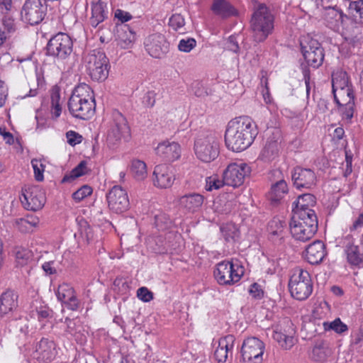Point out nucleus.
Here are the masks:
<instances>
[{"label":"nucleus","instance_id":"f257e3e1","mask_svg":"<svg viewBox=\"0 0 363 363\" xmlns=\"http://www.w3.org/2000/svg\"><path fill=\"white\" fill-rule=\"evenodd\" d=\"M257 133V125L250 118H235L228 123L225 133V145L233 152H242L252 144Z\"/></svg>","mask_w":363,"mask_h":363},{"label":"nucleus","instance_id":"f03ea898","mask_svg":"<svg viewBox=\"0 0 363 363\" xmlns=\"http://www.w3.org/2000/svg\"><path fill=\"white\" fill-rule=\"evenodd\" d=\"M95 108V99L91 88L86 84L77 86L68 101L69 113L75 118L88 120L94 115Z\"/></svg>","mask_w":363,"mask_h":363},{"label":"nucleus","instance_id":"7ed1b4c3","mask_svg":"<svg viewBox=\"0 0 363 363\" xmlns=\"http://www.w3.org/2000/svg\"><path fill=\"white\" fill-rule=\"evenodd\" d=\"M332 86L335 100L340 106L343 118L350 120L353 117L354 102L346 72L337 70L333 72Z\"/></svg>","mask_w":363,"mask_h":363},{"label":"nucleus","instance_id":"20e7f679","mask_svg":"<svg viewBox=\"0 0 363 363\" xmlns=\"http://www.w3.org/2000/svg\"><path fill=\"white\" fill-rule=\"evenodd\" d=\"M274 28V16L266 5L259 4L254 10L250 21V30L255 41L262 42Z\"/></svg>","mask_w":363,"mask_h":363},{"label":"nucleus","instance_id":"39448f33","mask_svg":"<svg viewBox=\"0 0 363 363\" xmlns=\"http://www.w3.org/2000/svg\"><path fill=\"white\" fill-rule=\"evenodd\" d=\"M292 237L301 242L311 240L318 230L317 216L308 217L305 213H299L293 216L289 224Z\"/></svg>","mask_w":363,"mask_h":363},{"label":"nucleus","instance_id":"423d86ee","mask_svg":"<svg viewBox=\"0 0 363 363\" xmlns=\"http://www.w3.org/2000/svg\"><path fill=\"white\" fill-rule=\"evenodd\" d=\"M86 72L90 77L97 82L104 81L108 76L109 60L105 53L99 50H93L84 57Z\"/></svg>","mask_w":363,"mask_h":363},{"label":"nucleus","instance_id":"0eeeda50","mask_svg":"<svg viewBox=\"0 0 363 363\" xmlns=\"http://www.w3.org/2000/svg\"><path fill=\"white\" fill-rule=\"evenodd\" d=\"M289 287L291 296L296 299L303 301L308 298L313 291L309 273L302 268H296L290 278Z\"/></svg>","mask_w":363,"mask_h":363},{"label":"nucleus","instance_id":"6e6552de","mask_svg":"<svg viewBox=\"0 0 363 363\" xmlns=\"http://www.w3.org/2000/svg\"><path fill=\"white\" fill-rule=\"evenodd\" d=\"M194 152L204 162L214 160L219 155V143L213 135H201L195 140Z\"/></svg>","mask_w":363,"mask_h":363},{"label":"nucleus","instance_id":"1a4fd4ad","mask_svg":"<svg viewBox=\"0 0 363 363\" xmlns=\"http://www.w3.org/2000/svg\"><path fill=\"white\" fill-rule=\"evenodd\" d=\"M243 274L242 267L229 261L219 262L214 271L216 279L222 285H231L238 282Z\"/></svg>","mask_w":363,"mask_h":363},{"label":"nucleus","instance_id":"9d476101","mask_svg":"<svg viewBox=\"0 0 363 363\" xmlns=\"http://www.w3.org/2000/svg\"><path fill=\"white\" fill-rule=\"evenodd\" d=\"M251 172L250 167L244 162H232L223 172L225 185L234 188L241 186Z\"/></svg>","mask_w":363,"mask_h":363},{"label":"nucleus","instance_id":"9b49d317","mask_svg":"<svg viewBox=\"0 0 363 363\" xmlns=\"http://www.w3.org/2000/svg\"><path fill=\"white\" fill-rule=\"evenodd\" d=\"M264 344L257 337H248L241 347L242 363H262Z\"/></svg>","mask_w":363,"mask_h":363},{"label":"nucleus","instance_id":"f8f14e48","mask_svg":"<svg viewBox=\"0 0 363 363\" xmlns=\"http://www.w3.org/2000/svg\"><path fill=\"white\" fill-rule=\"evenodd\" d=\"M20 199L26 210L33 211L41 209L45 203V193L39 186H26Z\"/></svg>","mask_w":363,"mask_h":363},{"label":"nucleus","instance_id":"ddd939ff","mask_svg":"<svg viewBox=\"0 0 363 363\" xmlns=\"http://www.w3.org/2000/svg\"><path fill=\"white\" fill-rule=\"evenodd\" d=\"M72 40L63 33H59L52 38L48 43L47 50L49 55L65 59L72 52Z\"/></svg>","mask_w":363,"mask_h":363},{"label":"nucleus","instance_id":"4468645a","mask_svg":"<svg viewBox=\"0 0 363 363\" xmlns=\"http://www.w3.org/2000/svg\"><path fill=\"white\" fill-rule=\"evenodd\" d=\"M45 0H27L21 10L22 18L30 25L43 21L47 11Z\"/></svg>","mask_w":363,"mask_h":363},{"label":"nucleus","instance_id":"2eb2a0df","mask_svg":"<svg viewBox=\"0 0 363 363\" xmlns=\"http://www.w3.org/2000/svg\"><path fill=\"white\" fill-rule=\"evenodd\" d=\"M106 199L109 209L116 213H123L129 208L128 194L120 186H114L107 194Z\"/></svg>","mask_w":363,"mask_h":363},{"label":"nucleus","instance_id":"dca6fc26","mask_svg":"<svg viewBox=\"0 0 363 363\" xmlns=\"http://www.w3.org/2000/svg\"><path fill=\"white\" fill-rule=\"evenodd\" d=\"M130 136V129L125 118L120 113L113 114V121L107 135V140L111 145H115L122 139Z\"/></svg>","mask_w":363,"mask_h":363},{"label":"nucleus","instance_id":"f3484780","mask_svg":"<svg viewBox=\"0 0 363 363\" xmlns=\"http://www.w3.org/2000/svg\"><path fill=\"white\" fill-rule=\"evenodd\" d=\"M301 49L305 60L308 65L313 67H318L323 63L324 55L319 43L311 39L306 43L301 42Z\"/></svg>","mask_w":363,"mask_h":363},{"label":"nucleus","instance_id":"a211bd4d","mask_svg":"<svg viewBox=\"0 0 363 363\" xmlns=\"http://www.w3.org/2000/svg\"><path fill=\"white\" fill-rule=\"evenodd\" d=\"M281 143V132L278 129H274L272 135L267 139L265 145L259 155V160L264 162H270L275 160L279 152Z\"/></svg>","mask_w":363,"mask_h":363},{"label":"nucleus","instance_id":"6ab92c4d","mask_svg":"<svg viewBox=\"0 0 363 363\" xmlns=\"http://www.w3.org/2000/svg\"><path fill=\"white\" fill-rule=\"evenodd\" d=\"M342 6L339 0H330L329 4L323 5L325 9V20L327 26L333 30H339L342 26Z\"/></svg>","mask_w":363,"mask_h":363},{"label":"nucleus","instance_id":"aec40b11","mask_svg":"<svg viewBox=\"0 0 363 363\" xmlns=\"http://www.w3.org/2000/svg\"><path fill=\"white\" fill-rule=\"evenodd\" d=\"M148 53L155 58H161L169 51V43L160 33L150 35L145 43Z\"/></svg>","mask_w":363,"mask_h":363},{"label":"nucleus","instance_id":"412c9836","mask_svg":"<svg viewBox=\"0 0 363 363\" xmlns=\"http://www.w3.org/2000/svg\"><path fill=\"white\" fill-rule=\"evenodd\" d=\"M175 179L172 168L167 164H159L153 172V184L161 189L171 187Z\"/></svg>","mask_w":363,"mask_h":363},{"label":"nucleus","instance_id":"4be33fe9","mask_svg":"<svg viewBox=\"0 0 363 363\" xmlns=\"http://www.w3.org/2000/svg\"><path fill=\"white\" fill-rule=\"evenodd\" d=\"M292 180L297 189H310L315 184L316 177L311 169L298 167L292 172Z\"/></svg>","mask_w":363,"mask_h":363},{"label":"nucleus","instance_id":"5701e85b","mask_svg":"<svg viewBox=\"0 0 363 363\" xmlns=\"http://www.w3.org/2000/svg\"><path fill=\"white\" fill-rule=\"evenodd\" d=\"M158 157L167 162H174L181 156V147L176 142L162 141L155 148Z\"/></svg>","mask_w":363,"mask_h":363},{"label":"nucleus","instance_id":"b1692460","mask_svg":"<svg viewBox=\"0 0 363 363\" xmlns=\"http://www.w3.org/2000/svg\"><path fill=\"white\" fill-rule=\"evenodd\" d=\"M235 337L228 335L220 337L218 340V345L214 352L216 359L219 362H225L229 358L233 357V350L234 348Z\"/></svg>","mask_w":363,"mask_h":363},{"label":"nucleus","instance_id":"393cba45","mask_svg":"<svg viewBox=\"0 0 363 363\" xmlns=\"http://www.w3.org/2000/svg\"><path fill=\"white\" fill-rule=\"evenodd\" d=\"M18 294L6 290L0 295V319L11 315L18 307Z\"/></svg>","mask_w":363,"mask_h":363},{"label":"nucleus","instance_id":"a878e982","mask_svg":"<svg viewBox=\"0 0 363 363\" xmlns=\"http://www.w3.org/2000/svg\"><path fill=\"white\" fill-rule=\"evenodd\" d=\"M57 299L69 309L75 311L79 308V301L75 296L74 289L68 284H60L57 290Z\"/></svg>","mask_w":363,"mask_h":363},{"label":"nucleus","instance_id":"bb28decb","mask_svg":"<svg viewBox=\"0 0 363 363\" xmlns=\"http://www.w3.org/2000/svg\"><path fill=\"white\" fill-rule=\"evenodd\" d=\"M55 345L52 341L42 339L33 353L34 358L39 361L50 362L55 356Z\"/></svg>","mask_w":363,"mask_h":363},{"label":"nucleus","instance_id":"cd10ccee","mask_svg":"<svg viewBox=\"0 0 363 363\" xmlns=\"http://www.w3.org/2000/svg\"><path fill=\"white\" fill-rule=\"evenodd\" d=\"M315 204V198L311 194H305L298 197L296 202V206L293 209V216H296L298 213L302 212L305 213L308 217L316 216L315 211L312 209V207Z\"/></svg>","mask_w":363,"mask_h":363},{"label":"nucleus","instance_id":"c85d7f7f","mask_svg":"<svg viewBox=\"0 0 363 363\" xmlns=\"http://www.w3.org/2000/svg\"><path fill=\"white\" fill-rule=\"evenodd\" d=\"M325 255V245L320 240L313 242L308 246L306 250V259L311 264L321 262Z\"/></svg>","mask_w":363,"mask_h":363},{"label":"nucleus","instance_id":"c756f323","mask_svg":"<svg viewBox=\"0 0 363 363\" xmlns=\"http://www.w3.org/2000/svg\"><path fill=\"white\" fill-rule=\"evenodd\" d=\"M108 9L106 0H94L91 6L90 23L96 27L107 17Z\"/></svg>","mask_w":363,"mask_h":363},{"label":"nucleus","instance_id":"7c9ffc66","mask_svg":"<svg viewBox=\"0 0 363 363\" xmlns=\"http://www.w3.org/2000/svg\"><path fill=\"white\" fill-rule=\"evenodd\" d=\"M203 203V197L199 194H191L182 196L179 200V206L188 212H195Z\"/></svg>","mask_w":363,"mask_h":363},{"label":"nucleus","instance_id":"2f4dec72","mask_svg":"<svg viewBox=\"0 0 363 363\" xmlns=\"http://www.w3.org/2000/svg\"><path fill=\"white\" fill-rule=\"evenodd\" d=\"M39 218L33 215H27L23 218L13 220V226L22 233H32L39 224Z\"/></svg>","mask_w":363,"mask_h":363},{"label":"nucleus","instance_id":"473e14b6","mask_svg":"<svg viewBox=\"0 0 363 363\" xmlns=\"http://www.w3.org/2000/svg\"><path fill=\"white\" fill-rule=\"evenodd\" d=\"M274 331H279L281 333L285 335V341L284 345L285 350H289L292 347L295 343L294 335L295 329L291 321L289 319L283 320L276 328Z\"/></svg>","mask_w":363,"mask_h":363},{"label":"nucleus","instance_id":"72a5a7b5","mask_svg":"<svg viewBox=\"0 0 363 363\" xmlns=\"http://www.w3.org/2000/svg\"><path fill=\"white\" fill-rule=\"evenodd\" d=\"M211 10L223 18L238 14L236 9L227 0H213Z\"/></svg>","mask_w":363,"mask_h":363},{"label":"nucleus","instance_id":"f704fd0d","mask_svg":"<svg viewBox=\"0 0 363 363\" xmlns=\"http://www.w3.org/2000/svg\"><path fill=\"white\" fill-rule=\"evenodd\" d=\"M116 40L119 46L123 49L132 47L135 40V34L127 26H123L117 30Z\"/></svg>","mask_w":363,"mask_h":363},{"label":"nucleus","instance_id":"c9c22d12","mask_svg":"<svg viewBox=\"0 0 363 363\" xmlns=\"http://www.w3.org/2000/svg\"><path fill=\"white\" fill-rule=\"evenodd\" d=\"M67 332L75 338L77 342L81 344L86 341L85 331L79 321V320H70L66 318Z\"/></svg>","mask_w":363,"mask_h":363},{"label":"nucleus","instance_id":"e433bc0d","mask_svg":"<svg viewBox=\"0 0 363 363\" xmlns=\"http://www.w3.org/2000/svg\"><path fill=\"white\" fill-rule=\"evenodd\" d=\"M288 192L286 182L281 179L272 186L269 193V198L272 202L279 201Z\"/></svg>","mask_w":363,"mask_h":363},{"label":"nucleus","instance_id":"4c0bfd02","mask_svg":"<svg viewBox=\"0 0 363 363\" xmlns=\"http://www.w3.org/2000/svg\"><path fill=\"white\" fill-rule=\"evenodd\" d=\"M51 113L52 117L58 118L62 112V102L60 97V89L55 86L50 90Z\"/></svg>","mask_w":363,"mask_h":363},{"label":"nucleus","instance_id":"58836bf2","mask_svg":"<svg viewBox=\"0 0 363 363\" xmlns=\"http://www.w3.org/2000/svg\"><path fill=\"white\" fill-rule=\"evenodd\" d=\"M130 172L133 177L138 181H143L147 176V165L140 160L135 159L132 160Z\"/></svg>","mask_w":363,"mask_h":363},{"label":"nucleus","instance_id":"ea45409f","mask_svg":"<svg viewBox=\"0 0 363 363\" xmlns=\"http://www.w3.org/2000/svg\"><path fill=\"white\" fill-rule=\"evenodd\" d=\"M86 161H82L75 168H74L69 174L65 175L62 179V182H68L76 178L86 174L89 169Z\"/></svg>","mask_w":363,"mask_h":363},{"label":"nucleus","instance_id":"a19ab883","mask_svg":"<svg viewBox=\"0 0 363 363\" xmlns=\"http://www.w3.org/2000/svg\"><path fill=\"white\" fill-rule=\"evenodd\" d=\"M347 259L350 264L352 265L359 264L363 259L362 255L359 252L357 245H350L345 249Z\"/></svg>","mask_w":363,"mask_h":363},{"label":"nucleus","instance_id":"79ce46f5","mask_svg":"<svg viewBox=\"0 0 363 363\" xmlns=\"http://www.w3.org/2000/svg\"><path fill=\"white\" fill-rule=\"evenodd\" d=\"M286 223L278 218H273L268 225L269 232L273 235L281 236L283 235Z\"/></svg>","mask_w":363,"mask_h":363},{"label":"nucleus","instance_id":"37998d69","mask_svg":"<svg viewBox=\"0 0 363 363\" xmlns=\"http://www.w3.org/2000/svg\"><path fill=\"white\" fill-rule=\"evenodd\" d=\"M15 254L16 263L20 266L27 264L33 257L32 252L23 247H17Z\"/></svg>","mask_w":363,"mask_h":363},{"label":"nucleus","instance_id":"c03bdc74","mask_svg":"<svg viewBox=\"0 0 363 363\" xmlns=\"http://www.w3.org/2000/svg\"><path fill=\"white\" fill-rule=\"evenodd\" d=\"M2 26L4 32L9 38L11 34L14 33L17 30V24L11 13H6L2 18Z\"/></svg>","mask_w":363,"mask_h":363},{"label":"nucleus","instance_id":"a18cd8bd","mask_svg":"<svg viewBox=\"0 0 363 363\" xmlns=\"http://www.w3.org/2000/svg\"><path fill=\"white\" fill-rule=\"evenodd\" d=\"M225 185L224 177L222 179L218 174H213L206 178V189L207 191H213L219 189Z\"/></svg>","mask_w":363,"mask_h":363},{"label":"nucleus","instance_id":"49530a36","mask_svg":"<svg viewBox=\"0 0 363 363\" xmlns=\"http://www.w3.org/2000/svg\"><path fill=\"white\" fill-rule=\"evenodd\" d=\"M323 325L325 330H333L339 334L347 331L348 329L347 325L343 323L340 318H336L332 322H324Z\"/></svg>","mask_w":363,"mask_h":363},{"label":"nucleus","instance_id":"de8ad7c7","mask_svg":"<svg viewBox=\"0 0 363 363\" xmlns=\"http://www.w3.org/2000/svg\"><path fill=\"white\" fill-rule=\"evenodd\" d=\"M330 350L328 347L323 345H316L314 346L312 351V357L315 361L322 362L326 359L327 357L330 354Z\"/></svg>","mask_w":363,"mask_h":363},{"label":"nucleus","instance_id":"09e8293b","mask_svg":"<svg viewBox=\"0 0 363 363\" xmlns=\"http://www.w3.org/2000/svg\"><path fill=\"white\" fill-rule=\"evenodd\" d=\"M31 165L33 169L35 179L38 182H42L44 179L43 173L45 169L44 162L42 160L33 159Z\"/></svg>","mask_w":363,"mask_h":363},{"label":"nucleus","instance_id":"8fccbe9b","mask_svg":"<svg viewBox=\"0 0 363 363\" xmlns=\"http://www.w3.org/2000/svg\"><path fill=\"white\" fill-rule=\"evenodd\" d=\"M348 9L353 16L358 15L360 18H363V0L350 1L348 4Z\"/></svg>","mask_w":363,"mask_h":363},{"label":"nucleus","instance_id":"3c124183","mask_svg":"<svg viewBox=\"0 0 363 363\" xmlns=\"http://www.w3.org/2000/svg\"><path fill=\"white\" fill-rule=\"evenodd\" d=\"M169 25L174 30H179L185 25L184 17L180 14H174L169 18Z\"/></svg>","mask_w":363,"mask_h":363},{"label":"nucleus","instance_id":"603ef678","mask_svg":"<svg viewBox=\"0 0 363 363\" xmlns=\"http://www.w3.org/2000/svg\"><path fill=\"white\" fill-rule=\"evenodd\" d=\"M91 193L92 189L87 185H84L72 194V198L74 199V200L79 202L83 200L86 196L91 195Z\"/></svg>","mask_w":363,"mask_h":363},{"label":"nucleus","instance_id":"864d4df0","mask_svg":"<svg viewBox=\"0 0 363 363\" xmlns=\"http://www.w3.org/2000/svg\"><path fill=\"white\" fill-rule=\"evenodd\" d=\"M196 44L194 38L182 39L179 41L178 48L182 52H189L196 46Z\"/></svg>","mask_w":363,"mask_h":363},{"label":"nucleus","instance_id":"5fc2aeb1","mask_svg":"<svg viewBox=\"0 0 363 363\" xmlns=\"http://www.w3.org/2000/svg\"><path fill=\"white\" fill-rule=\"evenodd\" d=\"M138 298L143 302H150L153 299V294L147 287L143 286L137 290Z\"/></svg>","mask_w":363,"mask_h":363},{"label":"nucleus","instance_id":"6e6d98bb","mask_svg":"<svg viewBox=\"0 0 363 363\" xmlns=\"http://www.w3.org/2000/svg\"><path fill=\"white\" fill-rule=\"evenodd\" d=\"M80 235L84 238L87 242L91 240L94 238L92 229L87 224L86 222H83L80 225Z\"/></svg>","mask_w":363,"mask_h":363},{"label":"nucleus","instance_id":"4d7b16f0","mask_svg":"<svg viewBox=\"0 0 363 363\" xmlns=\"http://www.w3.org/2000/svg\"><path fill=\"white\" fill-rule=\"evenodd\" d=\"M66 137L67 143L72 146L82 142V135L72 130L68 131L66 134Z\"/></svg>","mask_w":363,"mask_h":363},{"label":"nucleus","instance_id":"13d9d810","mask_svg":"<svg viewBox=\"0 0 363 363\" xmlns=\"http://www.w3.org/2000/svg\"><path fill=\"white\" fill-rule=\"evenodd\" d=\"M155 218L156 225L161 229L168 227L171 223L170 219L163 214L156 215Z\"/></svg>","mask_w":363,"mask_h":363},{"label":"nucleus","instance_id":"bf43d9fd","mask_svg":"<svg viewBox=\"0 0 363 363\" xmlns=\"http://www.w3.org/2000/svg\"><path fill=\"white\" fill-rule=\"evenodd\" d=\"M249 293L255 298H260L263 296V291L261 286L257 283H254L250 286Z\"/></svg>","mask_w":363,"mask_h":363},{"label":"nucleus","instance_id":"052dcab7","mask_svg":"<svg viewBox=\"0 0 363 363\" xmlns=\"http://www.w3.org/2000/svg\"><path fill=\"white\" fill-rule=\"evenodd\" d=\"M115 17L122 23L127 22L132 18V16L128 12L120 9L116 10Z\"/></svg>","mask_w":363,"mask_h":363},{"label":"nucleus","instance_id":"680f3d73","mask_svg":"<svg viewBox=\"0 0 363 363\" xmlns=\"http://www.w3.org/2000/svg\"><path fill=\"white\" fill-rule=\"evenodd\" d=\"M7 97V89L3 82L0 80V107L3 106Z\"/></svg>","mask_w":363,"mask_h":363},{"label":"nucleus","instance_id":"e2e57ef3","mask_svg":"<svg viewBox=\"0 0 363 363\" xmlns=\"http://www.w3.org/2000/svg\"><path fill=\"white\" fill-rule=\"evenodd\" d=\"M273 338L279 343V345L284 349H285V346L284 345L285 341V335L281 333L279 331H274Z\"/></svg>","mask_w":363,"mask_h":363},{"label":"nucleus","instance_id":"0e129e2a","mask_svg":"<svg viewBox=\"0 0 363 363\" xmlns=\"http://www.w3.org/2000/svg\"><path fill=\"white\" fill-rule=\"evenodd\" d=\"M352 157L349 155L348 153L345 152V163H346V169L345 172V176H347L352 172Z\"/></svg>","mask_w":363,"mask_h":363},{"label":"nucleus","instance_id":"69168bd1","mask_svg":"<svg viewBox=\"0 0 363 363\" xmlns=\"http://www.w3.org/2000/svg\"><path fill=\"white\" fill-rule=\"evenodd\" d=\"M0 134L2 135L6 143L12 144L13 143V137L12 134L6 131L5 129L0 128Z\"/></svg>","mask_w":363,"mask_h":363},{"label":"nucleus","instance_id":"338daca9","mask_svg":"<svg viewBox=\"0 0 363 363\" xmlns=\"http://www.w3.org/2000/svg\"><path fill=\"white\" fill-rule=\"evenodd\" d=\"M53 263H54L53 262H45L42 265V268L46 274H52L55 273L56 269L52 267Z\"/></svg>","mask_w":363,"mask_h":363},{"label":"nucleus","instance_id":"774afa93","mask_svg":"<svg viewBox=\"0 0 363 363\" xmlns=\"http://www.w3.org/2000/svg\"><path fill=\"white\" fill-rule=\"evenodd\" d=\"M363 226V213L360 214L350 228L351 230H356Z\"/></svg>","mask_w":363,"mask_h":363}]
</instances>
